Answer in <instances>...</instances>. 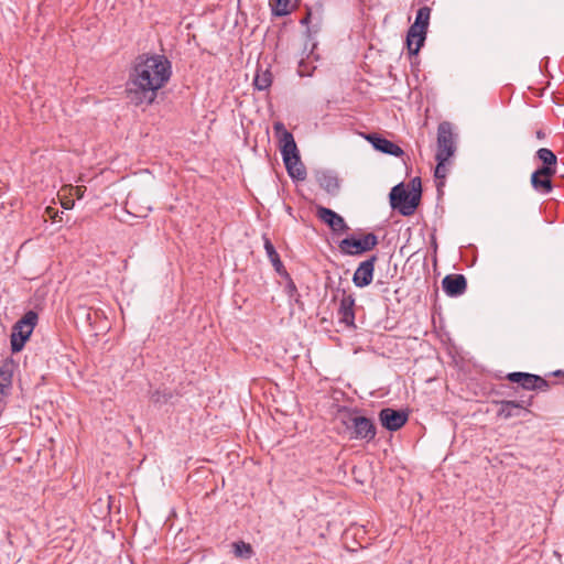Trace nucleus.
Wrapping results in <instances>:
<instances>
[{
  "instance_id": "f257e3e1",
  "label": "nucleus",
  "mask_w": 564,
  "mask_h": 564,
  "mask_svg": "<svg viewBox=\"0 0 564 564\" xmlns=\"http://www.w3.org/2000/svg\"><path fill=\"white\" fill-rule=\"evenodd\" d=\"M171 75V62L164 55H140L129 75L126 96L134 106L151 105Z\"/></svg>"
},
{
  "instance_id": "f03ea898",
  "label": "nucleus",
  "mask_w": 564,
  "mask_h": 564,
  "mask_svg": "<svg viewBox=\"0 0 564 564\" xmlns=\"http://www.w3.org/2000/svg\"><path fill=\"white\" fill-rule=\"evenodd\" d=\"M392 209L398 210L402 216H412L421 203V192L410 193L399 183L393 186L389 194Z\"/></svg>"
},
{
  "instance_id": "7ed1b4c3",
  "label": "nucleus",
  "mask_w": 564,
  "mask_h": 564,
  "mask_svg": "<svg viewBox=\"0 0 564 564\" xmlns=\"http://www.w3.org/2000/svg\"><path fill=\"white\" fill-rule=\"evenodd\" d=\"M281 154L289 176L295 181H304L306 178V169L301 161L292 133L285 134V147H281Z\"/></svg>"
},
{
  "instance_id": "20e7f679",
  "label": "nucleus",
  "mask_w": 564,
  "mask_h": 564,
  "mask_svg": "<svg viewBox=\"0 0 564 564\" xmlns=\"http://www.w3.org/2000/svg\"><path fill=\"white\" fill-rule=\"evenodd\" d=\"M37 314L34 311H28L22 318H20L12 327V333L10 336L11 341V350L13 352L20 351L26 340L30 338L36 323H37Z\"/></svg>"
},
{
  "instance_id": "39448f33",
  "label": "nucleus",
  "mask_w": 564,
  "mask_h": 564,
  "mask_svg": "<svg viewBox=\"0 0 564 564\" xmlns=\"http://www.w3.org/2000/svg\"><path fill=\"white\" fill-rule=\"evenodd\" d=\"M379 243L378 237L373 232H368L360 238L348 236L344 238L338 247L341 253L347 256H361L373 250Z\"/></svg>"
},
{
  "instance_id": "423d86ee",
  "label": "nucleus",
  "mask_w": 564,
  "mask_h": 564,
  "mask_svg": "<svg viewBox=\"0 0 564 564\" xmlns=\"http://www.w3.org/2000/svg\"><path fill=\"white\" fill-rule=\"evenodd\" d=\"M380 424L390 432L400 430L409 420V410L383 408L379 411Z\"/></svg>"
},
{
  "instance_id": "0eeeda50",
  "label": "nucleus",
  "mask_w": 564,
  "mask_h": 564,
  "mask_svg": "<svg viewBox=\"0 0 564 564\" xmlns=\"http://www.w3.org/2000/svg\"><path fill=\"white\" fill-rule=\"evenodd\" d=\"M456 150L452 124L447 121H443L437 128V152L436 155H443L444 158H451L454 155Z\"/></svg>"
},
{
  "instance_id": "6e6552de",
  "label": "nucleus",
  "mask_w": 564,
  "mask_h": 564,
  "mask_svg": "<svg viewBox=\"0 0 564 564\" xmlns=\"http://www.w3.org/2000/svg\"><path fill=\"white\" fill-rule=\"evenodd\" d=\"M377 260L378 257L376 254H372L371 257L359 263L352 275V283L355 284V286L362 289L368 286L372 282L375 264Z\"/></svg>"
},
{
  "instance_id": "1a4fd4ad",
  "label": "nucleus",
  "mask_w": 564,
  "mask_h": 564,
  "mask_svg": "<svg viewBox=\"0 0 564 564\" xmlns=\"http://www.w3.org/2000/svg\"><path fill=\"white\" fill-rule=\"evenodd\" d=\"M350 426L354 429V438L372 441L376 437L377 430L373 422L366 416H350Z\"/></svg>"
},
{
  "instance_id": "9d476101",
  "label": "nucleus",
  "mask_w": 564,
  "mask_h": 564,
  "mask_svg": "<svg viewBox=\"0 0 564 564\" xmlns=\"http://www.w3.org/2000/svg\"><path fill=\"white\" fill-rule=\"evenodd\" d=\"M506 379L518 383V388H549L551 384L544 377L529 372H510L506 376Z\"/></svg>"
},
{
  "instance_id": "9b49d317",
  "label": "nucleus",
  "mask_w": 564,
  "mask_h": 564,
  "mask_svg": "<svg viewBox=\"0 0 564 564\" xmlns=\"http://www.w3.org/2000/svg\"><path fill=\"white\" fill-rule=\"evenodd\" d=\"M556 171H549L547 167H538L530 178L532 188L540 194H549L553 189L552 176Z\"/></svg>"
},
{
  "instance_id": "f8f14e48",
  "label": "nucleus",
  "mask_w": 564,
  "mask_h": 564,
  "mask_svg": "<svg viewBox=\"0 0 564 564\" xmlns=\"http://www.w3.org/2000/svg\"><path fill=\"white\" fill-rule=\"evenodd\" d=\"M365 139L373 147L376 151H379L383 154H389L397 158H400L404 154L403 150L398 144L378 133H367L365 134Z\"/></svg>"
},
{
  "instance_id": "ddd939ff",
  "label": "nucleus",
  "mask_w": 564,
  "mask_h": 564,
  "mask_svg": "<svg viewBox=\"0 0 564 564\" xmlns=\"http://www.w3.org/2000/svg\"><path fill=\"white\" fill-rule=\"evenodd\" d=\"M427 30L417 23H413L406 33V48L410 56H416L424 45Z\"/></svg>"
},
{
  "instance_id": "4468645a",
  "label": "nucleus",
  "mask_w": 564,
  "mask_h": 564,
  "mask_svg": "<svg viewBox=\"0 0 564 564\" xmlns=\"http://www.w3.org/2000/svg\"><path fill=\"white\" fill-rule=\"evenodd\" d=\"M499 404L498 416L508 420L529 413L528 406L531 405V398L528 400L521 399L520 401L503 400L500 401Z\"/></svg>"
},
{
  "instance_id": "2eb2a0df",
  "label": "nucleus",
  "mask_w": 564,
  "mask_h": 564,
  "mask_svg": "<svg viewBox=\"0 0 564 564\" xmlns=\"http://www.w3.org/2000/svg\"><path fill=\"white\" fill-rule=\"evenodd\" d=\"M316 214L334 232H344L349 229L345 219L330 208L319 206Z\"/></svg>"
},
{
  "instance_id": "dca6fc26",
  "label": "nucleus",
  "mask_w": 564,
  "mask_h": 564,
  "mask_svg": "<svg viewBox=\"0 0 564 564\" xmlns=\"http://www.w3.org/2000/svg\"><path fill=\"white\" fill-rule=\"evenodd\" d=\"M444 292L451 297L463 295L467 289V280L464 274H447L442 280Z\"/></svg>"
},
{
  "instance_id": "f3484780",
  "label": "nucleus",
  "mask_w": 564,
  "mask_h": 564,
  "mask_svg": "<svg viewBox=\"0 0 564 564\" xmlns=\"http://www.w3.org/2000/svg\"><path fill=\"white\" fill-rule=\"evenodd\" d=\"M315 178L318 185L329 195H338L340 189V181L335 172L329 170H318L315 172Z\"/></svg>"
},
{
  "instance_id": "a211bd4d",
  "label": "nucleus",
  "mask_w": 564,
  "mask_h": 564,
  "mask_svg": "<svg viewBox=\"0 0 564 564\" xmlns=\"http://www.w3.org/2000/svg\"><path fill=\"white\" fill-rule=\"evenodd\" d=\"M344 296L340 301V305L338 308V317L339 322L344 323L348 327L355 326V297L351 294L345 295V291H343Z\"/></svg>"
},
{
  "instance_id": "6ab92c4d",
  "label": "nucleus",
  "mask_w": 564,
  "mask_h": 564,
  "mask_svg": "<svg viewBox=\"0 0 564 564\" xmlns=\"http://www.w3.org/2000/svg\"><path fill=\"white\" fill-rule=\"evenodd\" d=\"M300 3L301 0H271V12L274 17H285L297 8Z\"/></svg>"
},
{
  "instance_id": "aec40b11",
  "label": "nucleus",
  "mask_w": 564,
  "mask_h": 564,
  "mask_svg": "<svg viewBox=\"0 0 564 564\" xmlns=\"http://www.w3.org/2000/svg\"><path fill=\"white\" fill-rule=\"evenodd\" d=\"M263 242H264V249H265L267 256H268L270 262L272 263L273 268L275 269V271L280 275L289 276V273L284 269V265L280 259V256L276 252L271 240L267 237H263Z\"/></svg>"
},
{
  "instance_id": "412c9836",
  "label": "nucleus",
  "mask_w": 564,
  "mask_h": 564,
  "mask_svg": "<svg viewBox=\"0 0 564 564\" xmlns=\"http://www.w3.org/2000/svg\"><path fill=\"white\" fill-rule=\"evenodd\" d=\"M17 364L12 359H6L0 366V388H9L12 384V378Z\"/></svg>"
},
{
  "instance_id": "4be33fe9",
  "label": "nucleus",
  "mask_w": 564,
  "mask_h": 564,
  "mask_svg": "<svg viewBox=\"0 0 564 564\" xmlns=\"http://www.w3.org/2000/svg\"><path fill=\"white\" fill-rule=\"evenodd\" d=\"M435 159L437 161V165L434 171V177L436 180V186L438 193H442V187L445 185V178L447 175V169L445 163L449 160L448 158H444L441 155H435Z\"/></svg>"
},
{
  "instance_id": "5701e85b",
  "label": "nucleus",
  "mask_w": 564,
  "mask_h": 564,
  "mask_svg": "<svg viewBox=\"0 0 564 564\" xmlns=\"http://www.w3.org/2000/svg\"><path fill=\"white\" fill-rule=\"evenodd\" d=\"M536 158L542 162L540 167H547L549 171H556L557 158L550 149H539L536 151Z\"/></svg>"
},
{
  "instance_id": "b1692460",
  "label": "nucleus",
  "mask_w": 564,
  "mask_h": 564,
  "mask_svg": "<svg viewBox=\"0 0 564 564\" xmlns=\"http://www.w3.org/2000/svg\"><path fill=\"white\" fill-rule=\"evenodd\" d=\"M272 84V74L269 69H258L253 78V86L258 90H267Z\"/></svg>"
},
{
  "instance_id": "393cba45",
  "label": "nucleus",
  "mask_w": 564,
  "mask_h": 564,
  "mask_svg": "<svg viewBox=\"0 0 564 564\" xmlns=\"http://www.w3.org/2000/svg\"><path fill=\"white\" fill-rule=\"evenodd\" d=\"M430 15H431V9L426 6L421 7L416 12L414 22L417 23V25H422L423 28H425L427 30L429 24H430Z\"/></svg>"
},
{
  "instance_id": "a878e982",
  "label": "nucleus",
  "mask_w": 564,
  "mask_h": 564,
  "mask_svg": "<svg viewBox=\"0 0 564 564\" xmlns=\"http://www.w3.org/2000/svg\"><path fill=\"white\" fill-rule=\"evenodd\" d=\"M235 555L249 558L252 555V547L250 544L242 541L234 543Z\"/></svg>"
},
{
  "instance_id": "bb28decb",
  "label": "nucleus",
  "mask_w": 564,
  "mask_h": 564,
  "mask_svg": "<svg viewBox=\"0 0 564 564\" xmlns=\"http://www.w3.org/2000/svg\"><path fill=\"white\" fill-rule=\"evenodd\" d=\"M312 15H313V14H312V9H311L310 7H306V13H305V15L302 18V20L300 21V23H301L302 25H305V26L307 28V33H311V32L316 33V32H318V30H319V24H318V23H317V24H314V25L312 26V29L310 28V23H311V21H312Z\"/></svg>"
},
{
  "instance_id": "cd10ccee",
  "label": "nucleus",
  "mask_w": 564,
  "mask_h": 564,
  "mask_svg": "<svg viewBox=\"0 0 564 564\" xmlns=\"http://www.w3.org/2000/svg\"><path fill=\"white\" fill-rule=\"evenodd\" d=\"M273 129L276 133H281V139H280V142H281V147H285V134L290 133L284 124L282 122H275L273 124Z\"/></svg>"
},
{
  "instance_id": "c85d7f7f",
  "label": "nucleus",
  "mask_w": 564,
  "mask_h": 564,
  "mask_svg": "<svg viewBox=\"0 0 564 564\" xmlns=\"http://www.w3.org/2000/svg\"><path fill=\"white\" fill-rule=\"evenodd\" d=\"M286 278H288L289 282L285 285V292L292 299L295 295H299L297 294V289H296L295 283L293 282V280L290 278V275L286 276Z\"/></svg>"
},
{
  "instance_id": "c756f323",
  "label": "nucleus",
  "mask_w": 564,
  "mask_h": 564,
  "mask_svg": "<svg viewBox=\"0 0 564 564\" xmlns=\"http://www.w3.org/2000/svg\"><path fill=\"white\" fill-rule=\"evenodd\" d=\"M169 398H172V394H169V395L163 394V395H161V391H160V390H155V391L151 394V400H152L153 402H161V401H162V399H163V401L165 402V401H167V399H169Z\"/></svg>"
},
{
  "instance_id": "7c9ffc66",
  "label": "nucleus",
  "mask_w": 564,
  "mask_h": 564,
  "mask_svg": "<svg viewBox=\"0 0 564 564\" xmlns=\"http://www.w3.org/2000/svg\"><path fill=\"white\" fill-rule=\"evenodd\" d=\"M550 375L560 379L556 382H552V384H564V370H556L551 372Z\"/></svg>"
},
{
  "instance_id": "2f4dec72",
  "label": "nucleus",
  "mask_w": 564,
  "mask_h": 564,
  "mask_svg": "<svg viewBox=\"0 0 564 564\" xmlns=\"http://www.w3.org/2000/svg\"><path fill=\"white\" fill-rule=\"evenodd\" d=\"M411 186H412V191L410 193H415V191L417 192H421L422 193V188H421V178L420 177H414L412 181H411Z\"/></svg>"
},
{
  "instance_id": "473e14b6",
  "label": "nucleus",
  "mask_w": 564,
  "mask_h": 564,
  "mask_svg": "<svg viewBox=\"0 0 564 564\" xmlns=\"http://www.w3.org/2000/svg\"><path fill=\"white\" fill-rule=\"evenodd\" d=\"M535 137H536L539 140H543V139L546 137V134H545V132H544L543 130H538V131L535 132Z\"/></svg>"
},
{
  "instance_id": "72a5a7b5",
  "label": "nucleus",
  "mask_w": 564,
  "mask_h": 564,
  "mask_svg": "<svg viewBox=\"0 0 564 564\" xmlns=\"http://www.w3.org/2000/svg\"><path fill=\"white\" fill-rule=\"evenodd\" d=\"M275 392H276V394L271 393V395H272V398H273L274 400H275V398H276L278 395H280L281 393H283V392H284V390L278 389V390H275Z\"/></svg>"
}]
</instances>
